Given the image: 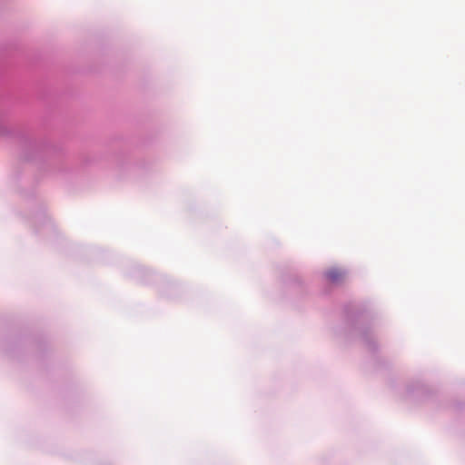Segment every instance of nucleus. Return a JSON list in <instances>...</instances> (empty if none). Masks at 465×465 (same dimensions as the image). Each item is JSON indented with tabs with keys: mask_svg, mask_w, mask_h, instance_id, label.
<instances>
[{
	"mask_svg": "<svg viewBox=\"0 0 465 465\" xmlns=\"http://www.w3.org/2000/svg\"><path fill=\"white\" fill-rule=\"evenodd\" d=\"M325 276L331 282H338L343 278L344 273L338 268H331L326 272Z\"/></svg>",
	"mask_w": 465,
	"mask_h": 465,
	"instance_id": "obj_1",
	"label": "nucleus"
}]
</instances>
